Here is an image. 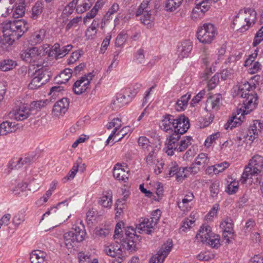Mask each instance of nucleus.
Masks as SVG:
<instances>
[{
	"mask_svg": "<svg viewBox=\"0 0 263 263\" xmlns=\"http://www.w3.org/2000/svg\"><path fill=\"white\" fill-rule=\"evenodd\" d=\"M75 235L72 230L66 232L64 235V239L66 246L69 248L72 246V243L78 242L77 240L75 238Z\"/></svg>",
	"mask_w": 263,
	"mask_h": 263,
	"instance_id": "nucleus-41",
	"label": "nucleus"
},
{
	"mask_svg": "<svg viewBox=\"0 0 263 263\" xmlns=\"http://www.w3.org/2000/svg\"><path fill=\"white\" fill-rule=\"evenodd\" d=\"M44 8V3L37 1L32 7L30 18L34 20L39 18L43 12Z\"/></svg>",
	"mask_w": 263,
	"mask_h": 263,
	"instance_id": "nucleus-25",
	"label": "nucleus"
},
{
	"mask_svg": "<svg viewBox=\"0 0 263 263\" xmlns=\"http://www.w3.org/2000/svg\"><path fill=\"white\" fill-rule=\"evenodd\" d=\"M183 0H165L164 2V9L168 12H173L178 9Z\"/></svg>",
	"mask_w": 263,
	"mask_h": 263,
	"instance_id": "nucleus-27",
	"label": "nucleus"
},
{
	"mask_svg": "<svg viewBox=\"0 0 263 263\" xmlns=\"http://www.w3.org/2000/svg\"><path fill=\"white\" fill-rule=\"evenodd\" d=\"M127 39V34L124 32L119 34L116 38L115 44L116 46L120 47H121L126 42Z\"/></svg>",
	"mask_w": 263,
	"mask_h": 263,
	"instance_id": "nucleus-55",
	"label": "nucleus"
},
{
	"mask_svg": "<svg viewBox=\"0 0 263 263\" xmlns=\"http://www.w3.org/2000/svg\"><path fill=\"white\" fill-rule=\"evenodd\" d=\"M212 3V0H196V7L194 11L198 13L201 12L204 13L209 10Z\"/></svg>",
	"mask_w": 263,
	"mask_h": 263,
	"instance_id": "nucleus-29",
	"label": "nucleus"
},
{
	"mask_svg": "<svg viewBox=\"0 0 263 263\" xmlns=\"http://www.w3.org/2000/svg\"><path fill=\"white\" fill-rule=\"evenodd\" d=\"M255 88L254 84L251 85L248 82H246L239 86L238 95L241 96L242 93H254L253 91Z\"/></svg>",
	"mask_w": 263,
	"mask_h": 263,
	"instance_id": "nucleus-38",
	"label": "nucleus"
},
{
	"mask_svg": "<svg viewBox=\"0 0 263 263\" xmlns=\"http://www.w3.org/2000/svg\"><path fill=\"white\" fill-rule=\"evenodd\" d=\"M30 260L31 263H47V256L45 252L36 250L31 253Z\"/></svg>",
	"mask_w": 263,
	"mask_h": 263,
	"instance_id": "nucleus-23",
	"label": "nucleus"
},
{
	"mask_svg": "<svg viewBox=\"0 0 263 263\" xmlns=\"http://www.w3.org/2000/svg\"><path fill=\"white\" fill-rule=\"evenodd\" d=\"M14 125L12 122L6 121L0 124V135H6L13 131Z\"/></svg>",
	"mask_w": 263,
	"mask_h": 263,
	"instance_id": "nucleus-42",
	"label": "nucleus"
},
{
	"mask_svg": "<svg viewBox=\"0 0 263 263\" xmlns=\"http://www.w3.org/2000/svg\"><path fill=\"white\" fill-rule=\"evenodd\" d=\"M30 114V109L25 104L16 106L9 113V115L11 118L17 121L24 120L28 118Z\"/></svg>",
	"mask_w": 263,
	"mask_h": 263,
	"instance_id": "nucleus-14",
	"label": "nucleus"
},
{
	"mask_svg": "<svg viewBox=\"0 0 263 263\" xmlns=\"http://www.w3.org/2000/svg\"><path fill=\"white\" fill-rule=\"evenodd\" d=\"M145 56L144 50L140 49L137 50L134 56V61L138 64H141L144 62Z\"/></svg>",
	"mask_w": 263,
	"mask_h": 263,
	"instance_id": "nucleus-58",
	"label": "nucleus"
},
{
	"mask_svg": "<svg viewBox=\"0 0 263 263\" xmlns=\"http://www.w3.org/2000/svg\"><path fill=\"white\" fill-rule=\"evenodd\" d=\"M263 166V158L258 155L254 156L250 160L243 171L239 181L242 184L247 183L249 180V183L256 185L261 183L259 174L260 173Z\"/></svg>",
	"mask_w": 263,
	"mask_h": 263,
	"instance_id": "nucleus-3",
	"label": "nucleus"
},
{
	"mask_svg": "<svg viewBox=\"0 0 263 263\" xmlns=\"http://www.w3.org/2000/svg\"><path fill=\"white\" fill-rule=\"evenodd\" d=\"M72 231L75 235L74 237L77 240V242H80L84 240L86 233L84 224H82L81 226H74L72 229Z\"/></svg>",
	"mask_w": 263,
	"mask_h": 263,
	"instance_id": "nucleus-28",
	"label": "nucleus"
},
{
	"mask_svg": "<svg viewBox=\"0 0 263 263\" xmlns=\"http://www.w3.org/2000/svg\"><path fill=\"white\" fill-rule=\"evenodd\" d=\"M240 124V121L239 118L236 117H232L229 119L227 122L224 124V127L226 129H232Z\"/></svg>",
	"mask_w": 263,
	"mask_h": 263,
	"instance_id": "nucleus-46",
	"label": "nucleus"
},
{
	"mask_svg": "<svg viewBox=\"0 0 263 263\" xmlns=\"http://www.w3.org/2000/svg\"><path fill=\"white\" fill-rule=\"evenodd\" d=\"M152 150L149 153L148 156L146 158V161L148 165H151L154 162L156 157V155L157 153V149L156 148H151Z\"/></svg>",
	"mask_w": 263,
	"mask_h": 263,
	"instance_id": "nucleus-62",
	"label": "nucleus"
},
{
	"mask_svg": "<svg viewBox=\"0 0 263 263\" xmlns=\"http://www.w3.org/2000/svg\"><path fill=\"white\" fill-rule=\"evenodd\" d=\"M73 46L71 44H68L60 48V51L58 52V58H62L67 55L72 49Z\"/></svg>",
	"mask_w": 263,
	"mask_h": 263,
	"instance_id": "nucleus-61",
	"label": "nucleus"
},
{
	"mask_svg": "<svg viewBox=\"0 0 263 263\" xmlns=\"http://www.w3.org/2000/svg\"><path fill=\"white\" fill-rule=\"evenodd\" d=\"M141 87V84H136L132 87L126 88L124 92L125 93V95H127V97L130 98L131 101L139 92Z\"/></svg>",
	"mask_w": 263,
	"mask_h": 263,
	"instance_id": "nucleus-40",
	"label": "nucleus"
},
{
	"mask_svg": "<svg viewBox=\"0 0 263 263\" xmlns=\"http://www.w3.org/2000/svg\"><path fill=\"white\" fill-rule=\"evenodd\" d=\"M172 247V241H167L166 243L162 245L157 253L151 258L149 263H162L170 252Z\"/></svg>",
	"mask_w": 263,
	"mask_h": 263,
	"instance_id": "nucleus-12",
	"label": "nucleus"
},
{
	"mask_svg": "<svg viewBox=\"0 0 263 263\" xmlns=\"http://www.w3.org/2000/svg\"><path fill=\"white\" fill-rule=\"evenodd\" d=\"M220 133H216L213 134L207 137L205 140L204 145L206 147H209L215 142V141L219 137Z\"/></svg>",
	"mask_w": 263,
	"mask_h": 263,
	"instance_id": "nucleus-54",
	"label": "nucleus"
},
{
	"mask_svg": "<svg viewBox=\"0 0 263 263\" xmlns=\"http://www.w3.org/2000/svg\"><path fill=\"white\" fill-rule=\"evenodd\" d=\"M240 102L242 103L240 110L242 115H248L257 106L258 97L256 93H242Z\"/></svg>",
	"mask_w": 263,
	"mask_h": 263,
	"instance_id": "nucleus-8",
	"label": "nucleus"
},
{
	"mask_svg": "<svg viewBox=\"0 0 263 263\" xmlns=\"http://www.w3.org/2000/svg\"><path fill=\"white\" fill-rule=\"evenodd\" d=\"M119 9V5L116 3H114L111 7L109 9L108 11L106 13L104 16H105V18L107 19H111L112 18V15L114 14L117 13Z\"/></svg>",
	"mask_w": 263,
	"mask_h": 263,
	"instance_id": "nucleus-52",
	"label": "nucleus"
},
{
	"mask_svg": "<svg viewBox=\"0 0 263 263\" xmlns=\"http://www.w3.org/2000/svg\"><path fill=\"white\" fill-rule=\"evenodd\" d=\"M219 73L215 74L209 80L208 83V87L210 89H214L218 84L219 81Z\"/></svg>",
	"mask_w": 263,
	"mask_h": 263,
	"instance_id": "nucleus-56",
	"label": "nucleus"
},
{
	"mask_svg": "<svg viewBox=\"0 0 263 263\" xmlns=\"http://www.w3.org/2000/svg\"><path fill=\"white\" fill-rule=\"evenodd\" d=\"M213 234L211 227L207 224H203L196 235L197 238H200L203 242L207 241L208 239Z\"/></svg>",
	"mask_w": 263,
	"mask_h": 263,
	"instance_id": "nucleus-24",
	"label": "nucleus"
},
{
	"mask_svg": "<svg viewBox=\"0 0 263 263\" xmlns=\"http://www.w3.org/2000/svg\"><path fill=\"white\" fill-rule=\"evenodd\" d=\"M3 35L0 37L1 46L6 49L27 31L28 25L24 20L6 21L1 24Z\"/></svg>",
	"mask_w": 263,
	"mask_h": 263,
	"instance_id": "nucleus-2",
	"label": "nucleus"
},
{
	"mask_svg": "<svg viewBox=\"0 0 263 263\" xmlns=\"http://www.w3.org/2000/svg\"><path fill=\"white\" fill-rule=\"evenodd\" d=\"M92 6V3L89 0H83L82 2L76 7L78 13H82L88 10Z\"/></svg>",
	"mask_w": 263,
	"mask_h": 263,
	"instance_id": "nucleus-44",
	"label": "nucleus"
},
{
	"mask_svg": "<svg viewBox=\"0 0 263 263\" xmlns=\"http://www.w3.org/2000/svg\"><path fill=\"white\" fill-rule=\"evenodd\" d=\"M263 40V26L256 32L253 42V46H256Z\"/></svg>",
	"mask_w": 263,
	"mask_h": 263,
	"instance_id": "nucleus-57",
	"label": "nucleus"
},
{
	"mask_svg": "<svg viewBox=\"0 0 263 263\" xmlns=\"http://www.w3.org/2000/svg\"><path fill=\"white\" fill-rule=\"evenodd\" d=\"M192 138L190 136L183 137L180 141L179 140L178 153L184 151L190 145Z\"/></svg>",
	"mask_w": 263,
	"mask_h": 263,
	"instance_id": "nucleus-36",
	"label": "nucleus"
},
{
	"mask_svg": "<svg viewBox=\"0 0 263 263\" xmlns=\"http://www.w3.org/2000/svg\"><path fill=\"white\" fill-rule=\"evenodd\" d=\"M255 88L254 84L251 85L248 82H246L239 86L238 95L241 96L242 93H254L253 91Z\"/></svg>",
	"mask_w": 263,
	"mask_h": 263,
	"instance_id": "nucleus-37",
	"label": "nucleus"
},
{
	"mask_svg": "<svg viewBox=\"0 0 263 263\" xmlns=\"http://www.w3.org/2000/svg\"><path fill=\"white\" fill-rule=\"evenodd\" d=\"M222 96L219 93L209 97L206 102V110L214 112L219 110L222 105Z\"/></svg>",
	"mask_w": 263,
	"mask_h": 263,
	"instance_id": "nucleus-15",
	"label": "nucleus"
},
{
	"mask_svg": "<svg viewBox=\"0 0 263 263\" xmlns=\"http://www.w3.org/2000/svg\"><path fill=\"white\" fill-rule=\"evenodd\" d=\"M83 54V51L82 50H77L73 52L70 58L68 60V63L69 64H73L76 62Z\"/></svg>",
	"mask_w": 263,
	"mask_h": 263,
	"instance_id": "nucleus-59",
	"label": "nucleus"
},
{
	"mask_svg": "<svg viewBox=\"0 0 263 263\" xmlns=\"http://www.w3.org/2000/svg\"><path fill=\"white\" fill-rule=\"evenodd\" d=\"M124 166V164H116L114 167L113 176L116 179L125 183L128 179V171H125Z\"/></svg>",
	"mask_w": 263,
	"mask_h": 263,
	"instance_id": "nucleus-19",
	"label": "nucleus"
},
{
	"mask_svg": "<svg viewBox=\"0 0 263 263\" xmlns=\"http://www.w3.org/2000/svg\"><path fill=\"white\" fill-rule=\"evenodd\" d=\"M79 167L80 168H81L78 162L76 163L72 166L71 170L69 172L67 176L63 179L64 182H66L68 180L73 179L76 175L77 172L78 171Z\"/></svg>",
	"mask_w": 263,
	"mask_h": 263,
	"instance_id": "nucleus-45",
	"label": "nucleus"
},
{
	"mask_svg": "<svg viewBox=\"0 0 263 263\" xmlns=\"http://www.w3.org/2000/svg\"><path fill=\"white\" fill-rule=\"evenodd\" d=\"M210 191L211 196L214 198L217 197L219 192V183L217 181H214L210 185Z\"/></svg>",
	"mask_w": 263,
	"mask_h": 263,
	"instance_id": "nucleus-53",
	"label": "nucleus"
},
{
	"mask_svg": "<svg viewBox=\"0 0 263 263\" xmlns=\"http://www.w3.org/2000/svg\"><path fill=\"white\" fill-rule=\"evenodd\" d=\"M193 49V43L190 40L181 42L178 47V56L181 59L188 57Z\"/></svg>",
	"mask_w": 263,
	"mask_h": 263,
	"instance_id": "nucleus-20",
	"label": "nucleus"
},
{
	"mask_svg": "<svg viewBox=\"0 0 263 263\" xmlns=\"http://www.w3.org/2000/svg\"><path fill=\"white\" fill-rule=\"evenodd\" d=\"M16 61L9 59H4L0 62V70L8 71L13 69L16 66Z\"/></svg>",
	"mask_w": 263,
	"mask_h": 263,
	"instance_id": "nucleus-31",
	"label": "nucleus"
},
{
	"mask_svg": "<svg viewBox=\"0 0 263 263\" xmlns=\"http://www.w3.org/2000/svg\"><path fill=\"white\" fill-rule=\"evenodd\" d=\"M69 102L67 98H63L57 101L53 107L52 114L56 116L64 115L67 111Z\"/></svg>",
	"mask_w": 263,
	"mask_h": 263,
	"instance_id": "nucleus-17",
	"label": "nucleus"
},
{
	"mask_svg": "<svg viewBox=\"0 0 263 263\" xmlns=\"http://www.w3.org/2000/svg\"><path fill=\"white\" fill-rule=\"evenodd\" d=\"M161 213L159 209L154 211L152 213V217L149 218H145L137 225L135 229L132 227H127L125 231L126 238L122 241L123 247L130 252L135 251L137 249V240L139 237L136 233L151 234L154 231L155 226L159 220Z\"/></svg>",
	"mask_w": 263,
	"mask_h": 263,
	"instance_id": "nucleus-1",
	"label": "nucleus"
},
{
	"mask_svg": "<svg viewBox=\"0 0 263 263\" xmlns=\"http://www.w3.org/2000/svg\"><path fill=\"white\" fill-rule=\"evenodd\" d=\"M191 97V94L189 93L181 96L175 103V109L178 111L184 110L187 106Z\"/></svg>",
	"mask_w": 263,
	"mask_h": 263,
	"instance_id": "nucleus-26",
	"label": "nucleus"
},
{
	"mask_svg": "<svg viewBox=\"0 0 263 263\" xmlns=\"http://www.w3.org/2000/svg\"><path fill=\"white\" fill-rule=\"evenodd\" d=\"M94 76L93 72H89L76 81L72 87L74 93L81 95L86 91L89 88L90 81Z\"/></svg>",
	"mask_w": 263,
	"mask_h": 263,
	"instance_id": "nucleus-10",
	"label": "nucleus"
},
{
	"mask_svg": "<svg viewBox=\"0 0 263 263\" xmlns=\"http://www.w3.org/2000/svg\"><path fill=\"white\" fill-rule=\"evenodd\" d=\"M200 261H209L215 257V255L210 251H204L198 254L196 256Z\"/></svg>",
	"mask_w": 263,
	"mask_h": 263,
	"instance_id": "nucleus-47",
	"label": "nucleus"
},
{
	"mask_svg": "<svg viewBox=\"0 0 263 263\" xmlns=\"http://www.w3.org/2000/svg\"><path fill=\"white\" fill-rule=\"evenodd\" d=\"M209 162V159L208 157V155L205 153L199 154L195 161V164L197 166H202L204 167L207 165Z\"/></svg>",
	"mask_w": 263,
	"mask_h": 263,
	"instance_id": "nucleus-43",
	"label": "nucleus"
},
{
	"mask_svg": "<svg viewBox=\"0 0 263 263\" xmlns=\"http://www.w3.org/2000/svg\"><path fill=\"white\" fill-rule=\"evenodd\" d=\"M174 133L176 135H181L187 132L190 124L187 117L184 115L175 116Z\"/></svg>",
	"mask_w": 263,
	"mask_h": 263,
	"instance_id": "nucleus-11",
	"label": "nucleus"
},
{
	"mask_svg": "<svg viewBox=\"0 0 263 263\" xmlns=\"http://www.w3.org/2000/svg\"><path fill=\"white\" fill-rule=\"evenodd\" d=\"M125 238L126 236H125L121 241L122 243ZM121 246L123 247L122 243L121 245L119 244H110L104 246L103 251L107 255L112 258V263H121L124 260L125 255L121 249ZM123 248H124V247ZM124 249H126L125 248Z\"/></svg>",
	"mask_w": 263,
	"mask_h": 263,
	"instance_id": "nucleus-7",
	"label": "nucleus"
},
{
	"mask_svg": "<svg viewBox=\"0 0 263 263\" xmlns=\"http://www.w3.org/2000/svg\"><path fill=\"white\" fill-rule=\"evenodd\" d=\"M181 135L172 133L167 138L165 142V152L169 156H173L175 152H178L179 140Z\"/></svg>",
	"mask_w": 263,
	"mask_h": 263,
	"instance_id": "nucleus-13",
	"label": "nucleus"
},
{
	"mask_svg": "<svg viewBox=\"0 0 263 263\" xmlns=\"http://www.w3.org/2000/svg\"><path fill=\"white\" fill-rule=\"evenodd\" d=\"M138 143L139 145L143 149H146L148 151H150L149 149L152 148L150 145L149 139L145 136L140 137L138 139Z\"/></svg>",
	"mask_w": 263,
	"mask_h": 263,
	"instance_id": "nucleus-50",
	"label": "nucleus"
},
{
	"mask_svg": "<svg viewBox=\"0 0 263 263\" xmlns=\"http://www.w3.org/2000/svg\"><path fill=\"white\" fill-rule=\"evenodd\" d=\"M238 189V182L233 181L229 184L226 189V192L229 195L235 194Z\"/></svg>",
	"mask_w": 263,
	"mask_h": 263,
	"instance_id": "nucleus-51",
	"label": "nucleus"
},
{
	"mask_svg": "<svg viewBox=\"0 0 263 263\" xmlns=\"http://www.w3.org/2000/svg\"><path fill=\"white\" fill-rule=\"evenodd\" d=\"M41 53L42 51L37 47L28 48L22 51L21 58L32 66L39 68L42 67L43 64Z\"/></svg>",
	"mask_w": 263,
	"mask_h": 263,
	"instance_id": "nucleus-6",
	"label": "nucleus"
},
{
	"mask_svg": "<svg viewBox=\"0 0 263 263\" xmlns=\"http://www.w3.org/2000/svg\"><path fill=\"white\" fill-rule=\"evenodd\" d=\"M233 222L231 218L227 217L224 219L220 223V228L223 232H228V234L232 235L234 233Z\"/></svg>",
	"mask_w": 263,
	"mask_h": 263,
	"instance_id": "nucleus-30",
	"label": "nucleus"
},
{
	"mask_svg": "<svg viewBox=\"0 0 263 263\" xmlns=\"http://www.w3.org/2000/svg\"><path fill=\"white\" fill-rule=\"evenodd\" d=\"M33 78L28 84L30 89H36L47 83L50 76L48 71L40 68L36 70L32 75Z\"/></svg>",
	"mask_w": 263,
	"mask_h": 263,
	"instance_id": "nucleus-9",
	"label": "nucleus"
},
{
	"mask_svg": "<svg viewBox=\"0 0 263 263\" xmlns=\"http://www.w3.org/2000/svg\"><path fill=\"white\" fill-rule=\"evenodd\" d=\"M217 34V30L214 25L211 23H205L199 27L197 32V37L199 41L204 44H210Z\"/></svg>",
	"mask_w": 263,
	"mask_h": 263,
	"instance_id": "nucleus-5",
	"label": "nucleus"
},
{
	"mask_svg": "<svg viewBox=\"0 0 263 263\" xmlns=\"http://www.w3.org/2000/svg\"><path fill=\"white\" fill-rule=\"evenodd\" d=\"M194 199V195L193 193H187L182 199L181 201L178 200L177 204L178 208L182 211H189L192 208V202Z\"/></svg>",
	"mask_w": 263,
	"mask_h": 263,
	"instance_id": "nucleus-21",
	"label": "nucleus"
},
{
	"mask_svg": "<svg viewBox=\"0 0 263 263\" xmlns=\"http://www.w3.org/2000/svg\"><path fill=\"white\" fill-rule=\"evenodd\" d=\"M99 203L104 208H110L112 204V193L110 191L103 195L99 201Z\"/></svg>",
	"mask_w": 263,
	"mask_h": 263,
	"instance_id": "nucleus-33",
	"label": "nucleus"
},
{
	"mask_svg": "<svg viewBox=\"0 0 263 263\" xmlns=\"http://www.w3.org/2000/svg\"><path fill=\"white\" fill-rule=\"evenodd\" d=\"M123 200H117L116 203L115 210L116 211V216H119L123 213L124 210L126 208V205L121 204Z\"/></svg>",
	"mask_w": 263,
	"mask_h": 263,
	"instance_id": "nucleus-60",
	"label": "nucleus"
},
{
	"mask_svg": "<svg viewBox=\"0 0 263 263\" xmlns=\"http://www.w3.org/2000/svg\"><path fill=\"white\" fill-rule=\"evenodd\" d=\"M263 130V122L260 120H256L253 121V123L250 126L246 138L248 140L253 142L257 138Z\"/></svg>",
	"mask_w": 263,
	"mask_h": 263,
	"instance_id": "nucleus-16",
	"label": "nucleus"
},
{
	"mask_svg": "<svg viewBox=\"0 0 263 263\" xmlns=\"http://www.w3.org/2000/svg\"><path fill=\"white\" fill-rule=\"evenodd\" d=\"M175 121V116L167 114L163 117L159 126L165 132L174 133Z\"/></svg>",
	"mask_w": 263,
	"mask_h": 263,
	"instance_id": "nucleus-18",
	"label": "nucleus"
},
{
	"mask_svg": "<svg viewBox=\"0 0 263 263\" xmlns=\"http://www.w3.org/2000/svg\"><path fill=\"white\" fill-rule=\"evenodd\" d=\"M46 33V31L44 29H41L35 32L31 37L32 42L35 44L41 43L44 39Z\"/></svg>",
	"mask_w": 263,
	"mask_h": 263,
	"instance_id": "nucleus-34",
	"label": "nucleus"
},
{
	"mask_svg": "<svg viewBox=\"0 0 263 263\" xmlns=\"http://www.w3.org/2000/svg\"><path fill=\"white\" fill-rule=\"evenodd\" d=\"M121 125L122 121L120 118L113 119L111 122H109L106 125V128L108 129H110L113 127L115 128L107 139L106 141V144H108L110 140H111L112 138L116 135V133H117L118 129L121 127Z\"/></svg>",
	"mask_w": 263,
	"mask_h": 263,
	"instance_id": "nucleus-22",
	"label": "nucleus"
},
{
	"mask_svg": "<svg viewBox=\"0 0 263 263\" xmlns=\"http://www.w3.org/2000/svg\"><path fill=\"white\" fill-rule=\"evenodd\" d=\"M194 222V220L189 218L185 219L182 222L181 227L180 228V231L186 232L187 229H189L191 227V226Z\"/></svg>",
	"mask_w": 263,
	"mask_h": 263,
	"instance_id": "nucleus-64",
	"label": "nucleus"
},
{
	"mask_svg": "<svg viewBox=\"0 0 263 263\" xmlns=\"http://www.w3.org/2000/svg\"><path fill=\"white\" fill-rule=\"evenodd\" d=\"M25 8L23 5H13L11 8V13L14 18L22 16L25 13Z\"/></svg>",
	"mask_w": 263,
	"mask_h": 263,
	"instance_id": "nucleus-39",
	"label": "nucleus"
},
{
	"mask_svg": "<svg viewBox=\"0 0 263 263\" xmlns=\"http://www.w3.org/2000/svg\"><path fill=\"white\" fill-rule=\"evenodd\" d=\"M79 0H73L65 7L63 10V14L68 16L71 14L76 9V6L78 4Z\"/></svg>",
	"mask_w": 263,
	"mask_h": 263,
	"instance_id": "nucleus-48",
	"label": "nucleus"
},
{
	"mask_svg": "<svg viewBox=\"0 0 263 263\" xmlns=\"http://www.w3.org/2000/svg\"><path fill=\"white\" fill-rule=\"evenodd\" d=\"M130 102V98H128L125 93H118L116 97V100L114 101V104L118 105L119 107H121L125 104H127Z\"/></svg>",
	"mask_w": 263,
	"mask_h": 263,
	"instance_id": "nucleus-32",
	"label": "nucleus"
},
{
	"mask_svg": "<svg viewBox=\"0 0 263 263\" xmlns=\"http://www.w3.org/2000/svg\"><path fill=\"white\" fill-rule=\"evenodd\" d=\"M72 73V70L70 68H66L62 71L59 76V78H61V80H57V83L63 84L67 82L71 78ZM58 77L56 78L57 80Z\"/></svg>",
	"mask_w": 263,
	"mask_h": 263,
	"instance_id": "nucleus-35",
	"label": "nucleus"
},
{
	"mask_svg": "<svg viewBox=\"0 0 263 263\" xmlns=\"http://www.w3.org/2000/svg\"><path fill=\"white\" fill-rule=\"evenodd\" d=\"M205 242L208 243L212 248H218L220 245L219 236L213 234Z\"/></svg>",
	"mask_w": 263,
	"mask_h": 263,
	"instance_id": "nucleus-49",
	"label": "nucleus"
},
{
	"mask_svg": "<svg viewBox=\"0 0 263 263\" xmlns=\"http://www.w3.org/2000/svg\"><path fill=\"white\" fill-rule=\"evenodd\" d=\"M141 17L140 20L144 25H148L150 23L151 19V14L148 12L147 10L141 14Z\"/></svg>",
	"mask_w": 263,
	"mask_h": 263,
	"instance_id": "nucleus-63",
	"label": "nucleus"
},
{
	"mask_svg": "<svg viewBox=\"0 0 263 263\" xmlns=\"http://www.w3.org/2000/svg\"><path fill=\"white\" fill-rule=\"evenodd\" d=\"M256 15V12L253 9L247 8L244 10H240L233 20V27L238 25V27L240 26L237 29L238 31L240 32L246 31L255 23Z\"/></svg>",
	"mask_w": 263,
	"mask_h": 263,
	"instance_id": "nucleus-4",
	"label": "nucleus"
}]
</instances>
